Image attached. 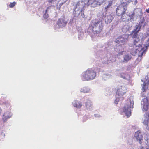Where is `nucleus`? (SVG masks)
<instances>
[{
	"label": "nucleus",
	"instance_id": "c756f323",
	"mask_svg": "<svg viewBox=\"0 0 149 149\" xmlns=\"http://www.w3.org/2000/svg\"><path fill=\"white\" fill-rule=\"evenodd\" d=\"M140 149H144V148L143 147H141L140 148Z\"/></svg>",
	"mask_w": 149,
	"mask_h": 149
},
{
	"label": "nucleus",
	"instance_id": "4468645a",
	"mask_svg": "<svg viewBox=\"0 0 149 149\" xmlns=\"http://www.w3.org/2000/svg\"><path fill=\"white\" fill-rule=\"evenodd\" d=\"M72 104L74 106L77 108H80L82 106V104L81 102H78L77 100L74 101L72 102Z\"/></svg>",
	"mask_w": 149,
	"mask_h": 149
},
{
	"label": "nucleus",
	"instance_id": "dca6fc26",
	"mask_svg": "<svg viewBox=\"0 0 149 149\" xmlns=\"http://www.w3.org/2000/svg\"><path fill=\"white\" fill-rule=\"evenodd\" d=\"M132 58L131 55L126 54L123 57V62H127L130 60Z\"/></svg>",
	"mask_w": 149,
	"mask_h": 149
},
{
	"label": "nucleus",
	"instance_id": "9d476101",
	"mask_svg": "<svg viewBox=\"0 0 149 149\" xmlns=\"http://www.w3.org/2000/svg\"><path fill=\"white\" fill-rule=\"evenodd\" d=\"M131 107L130 106L126 105L124 106L123 111L125 113L126 116L128 117L130 116L131 114L130 108Z\"/></svg>",
	"mask_w": 149,
	"mask_h": 149
},
{
	"label": "nucleus",
	"instance_id": "473e14b6",
	"mask_svg": "<svg viewBox=\"0 0 149 149\" xmlns=\"http://www.w3.org/2000/svg\"><path fill=\"white\" fill-rule=\"evenodd\" d=\"M146 149H149V148H147Z\"/></svg>",
	"mask_w": 149,
	"mask_h": 149
},
{
	"label": "nucleus",
	"instance_id": "bb28decb",
	"mask_svg": "<svg viewBox=\"0 0 149 149\" xmlns=\"http://www.w3.org/2000/svg\"><path fill=\"white\" fill-rule=\"evenodd\" d=\"M146 11L147 13H149V8L146 10Z\"/></svg>",
	"mask_w": 149,
	"mask_h": 149
},
{
	"label": "nucleus",
	"instance_id": "f03ea898",
	"mask_svg": "<svg viewBox=\"0 0 149 149\" xmlns=\"http://www.w3.org/2000/svg\"><path fill=\"white\" fill-rule=\"evenodd\" d=\"M132 38L134 39L133 40V44L136 47V53H138V56L141 57L143 54H145L147 49V47L148 46L147 45L145 47H143L142 45L139 44L140 41V38L139 35H137V36L135 37H133V35H132Z\"/></svg>",
	"mask_w": 149,
	"mask_h": 149
},
{
	"label": "nucleus",
	"instance_id": "2f4dec72",
	"mask_svg": "<svg viewBox=\"0 0 149 149\" xmlns=\"http://www.w3.org/2000/svg\"><path fill=\"white\" fill-rule=\"evenodd\" d=\"M77 5H78V4H79V3H77Z\"/></svg>",
	"mask_w": 149,
	"mask_h": 149
},
{
	"label": "nucleus",
	"instance_id": "2eb2a0df",
	"mask_svg": "<svg viewBox=\"0 0 149 149\" xmlns=\"http://www.w3.org/2000/svg\"><path fill=\"white\" fill-rule=\"evenodd\" d=\"M92 102L90 100H88L86 102L85 106L87 109H91L92 108Z\"/></svg>",
	"mask_w": 149,
	"mask_h": 149
},
{
	"label": "nucleus",
	"instance_id": "393cba45",
	"mask_svg": "<svg viewBox=\"0 0 149 149\" xmlns=\"http://www.w3.org/2000/svg\"><path fill=\"white\" fill-rule=\"evenodd\" d=\"M112 4L111 3H109V4H108V5L105 7V9H107Z\"/></svg>",
	"mask_w": 149,
	"mask_h": 149
},
{
	"label": "nucleus",
	"instance_id": "20e7f679",
	"mask_svg": "<svg viewBox=\"0 0 149 149\" xmlns=\"http://www.w3.org/2000/svg\"><path fill=\"white\" fill-rule=\"evenodd\" d=\"M127 4L126 2H122L119 5L116 9V14L120 16L121 15L125 14L127 9Z\"/></svg>",
	"mask_w": 149,
	"mask_h": 149
},
{
	"label": "nucleus",
	"instance_id": "cd10ccee",
	"mask_svg": "<svg viewBox=\"0 0 149 149\" xmlns=\"http://www.w3.org/2000/svg\"><path fill=\"white\" fill-rule=\"evenodd\" d=\"M2 111V110L1 109V108L0 107V114L1 113Z\"/></svg>",
	"mask_w": 149,
	"mask_h": 149
},
{
	"label": "nucleus",
	"instance_id": "b1692460",
	"mask_svg": "<svg viewBox=\"0 0 149 149\" xmlns=\"http://www.w3.org/2000/svg\"><path fill=\"white\" fill-rule=\"evenodd\" d=\"M144 116L145 118L147 119L148 120H149V112H146Z\"/></svg>",
	"mask_w": 149,
	"mask_h": 149
},
{
	"label": "nucleus",
	"instance_id": "1a4fd4ad",
	"mask_svg": "<svg viewBox=\"0 0 149 149\" xmlns=\"http://www.w3.org/2000/svg\"><path fill=\"white\" fill-rule=\"evenodd\" d=\"M137 141H139L140 144H141L142 142L141 141L143 140V137L141 135L140 131H138L136 132L134 135Z\"/></svg>",
	"mask_w": 149,
	"mask_h": 149
},
{
	"label": "nucleus",
	"instance_id": "412c9836",
	"mask_svg": "<svg viewBox=\"0 0 149 149\" xmlns=\"http://www.w3.org/2000/svg\"><path fill=\"white\" fill-rule=\"evenodd\" d=\"M146 36H149V28H148L147 29L146 31ZM146 45L148 46H149V38L147 40L146 42Z\"/></svg>",
	"mask_w": 149,
	"mask_h": 149
},
{
	"label": "nucleus",
	"instance_id": "9b49d317",
	"mask_svg": "<svg viewBox=\"0 0 149 149\" xmlns=\"http://www.w3.org/2000/svg\"><path fill=\"white\" fill-rule=\"evenodd\" d=\"M127 40V39L124 38L123 36H120L116 39L115 42L118 44L124 43Z\"/></svg>",
	"mask_w": 149,
	"mask_h": 149
},
{
	"label": "nucleus",
	"instance_id": "f8f14e48",
	"mask_svg": "<svg viewBox=\"0 0 149 149\" xmlns=\"http://www.w3.org/2000/svg\"><path fill=\"white\" fill-rule=\"evenodd\" d=\"M142 110L144 111H147L148 109V100L147 99H144L143 101Z\"/></svg>",
	"mask_w": 149,
	"mask_h": 149
},
{
	"label": "nucleus",
	"instance_id": "39448f33",
	"mask_svg": "<svg viewBox=\"0 0 149 149\" xmlns=\"http://www.w3.org/2000/svg\"><path fill=\"white\" fill-rule=\"evenodd\" d=\"M103 2V0H87L86 4L87 6H90L92 7L95 8L100 5Z\"/></svg>",
	"mask_w": 149,
	"mask_h": 149
},
{
	"label": "nucleus",
	"instance_id": "a878e982",
	"mask_svg": "<svg viewBox=\"0 0 149 149\" xmlns=\"http://www.w3.org/2000/svg\"><path fill=\"white\" fill-rule=\"evenodd\" d=\"M132 1H134V4L135 5L137 3V2H138L137 0H134Z\"/></svg>",
	"mask_w": 149,
	"mask_h": 149
},
{
	"label": "nucleus",
	"instance_id": "ddd939ff",
	"mask_svg": "<svg viewBox=\"0 0 149 149\" xmlns=\"http://www.w3.org/2000/svg\"><path fill=\"white\" fill-rule=\"evenodd\" d=\"M11 116L10 113L7 111L5 112L3 115L2 117V119L4 122H6L7 121V119L10 118Z\"/></svg>",
	"mask_w": 149,
	"mask_h": 149
},
{
	"label": "nucleus",
	"instance_id": "7c9ffc66",
	"mask_svg": "<svg viewBox=\"0 0 149 149\" xmlns=\"http://www.w3.org/2000/svg\"><path fill=\"white\" fill-rule=\"evenodd\" d=\"M115 101V103H116V104H117L118 103L117 102H116V101Z\"/></svg>",
	"mask_w": 149,
	"mask_h": 149
},
{
	"label": "nucleus",
	"instance_id": "aec40b11",
	"mask_svg": "<svg viewBox=\"0 0 149 149\" xmlns=\"http://www.w3.org/2000/svg\"><path fill=\"white\" fill-rule=\"evenodd\" d=\"M50 7H47L45 10V13L43 14V17L45 19H47L49 17V15L47 14V11L48 9Z\"/></svg>",
	"mask_w": 149,
	"mask_h": 149
},
{
	"label": "nucleus",
	"instance_id": "f257e3e1",
	"mask_svg": "<svg viewBox=\"0 0 149 149\" xmlns=\"http://www.w3.org/2000/svg\"><path fill=\"white\" fill-rule=\"evenodd\" d=\"M103 27V23L102 21L98 19L92 20L90 23L89 28L94 34L100 33Z\"/></svg>",
	"mask_w": 149,
	"mask_h": 149
},
{
	"label": "nucleus",
	"instance_id": "423d86ee",
	"mask_svg": "<svg viewBox=\"0 0 149 149\" xmlns=\"http://www.w3.org/2000/svg\"><path fill=\"white\" fill-rule=\"evenodd\" d=\"M127 89L124 86H121L118 87L116 92V94L119 96H123L126 92Z\"/></svg>",
	"mask_w": 149,
	"mask_h": 149
},
{
	"label": "nucleus",
	"instance_id": "a211bd4d",
	"mask_svg": "<svg viewBox=\"0 0 149 149\" xmlns=\"http://www.w3.org/2000/svg\"><path fill=\"white\" fill-rule=\"evenodd\" d=\"M107 23H110L113 19V17L111 15H108L107 17Z\"/></svg>",
	"mask_w": 149,
	"mask_h": 149
},
{
	"label": "nucleus",
	"instance_id": "7ed1b4c3",
	"mask_svg": "<svg viewBox=\"0 0 149 149\" xmlns=\"http://www.w3.org/2000/svg\"><path fill=\"white\" fill-rule=\"evenodd\" d=\"M96 75V72L92 69H88L84 72L82 79L84 81H89L94 79Z\"/></svg>",
	"mask_w": 149,
	"mask_h": 149
},
{
	"label": "nucleus",
	"instance_id": "5701e85b",
	"mask_svg": "<svg viewBox=\"0 0 149 149\" xmlns=\"http://www.w3.org/2000/svg\"><path fill=\"white\" fill-rule=\"evenodd\" d=\"M16 4V3L14 1L12 3H10L9 6L10 8H12Z\"/></svg>",
	"mask_w": 149,
	"mask_h": 149
},
{
	"label": "nucleus",
	"instance_id": "6ab92c4d",
	"mask_svg": "<svg viewBox=\"0 0 149 149\" xmlns=\"http://www.w3.org/2000/svg\"><path fill=\"white\" fill-rule=\"evenodd\" d=\"M121 15L122 19L124 21H125L128 19H127V16H128V15L126 13L125 14Z\"/></svg>",
	"mask_w": 149,
	"mask_h": 149
},
{
	"label": "nucleus",
	"instance_id": "4be33fe9",
	"mask_svg": "<svg viewBox=\"0 0 149 149\" xmlns=\"http://www.w3.org/2000/svg\"><path fill=\"white\" fill-rule=\"evenodd\" d=\"M143 86L142 87V90L143 92H145L146 91L147 89L148 88V87H146V84L144 83L143 84Z\"/></svg>",
	"mask_w": 149,
	"mask_h": 149
},
{
	"label": "nucleus",
	"instance_id": "c85d7f7f",
	"mask_svg": "<svg viewBox=\"0 0 149 149\" xmlns=\"http://www.w3.org/2000/svg\"><path fill=\"white\" fill-rule=\"evenodd\" d=\"M53 0H49V3H51L52 2Z\"/></svg>",
	"mask_w": 149,
	"mask_h": 149
},
{
	"label": "nucleus",
	"instance_id": "0eeeda50",
	"mask_svg": "<svg viewBox=\"0 0 149 149\" xmlns=\"http://www.w3.org/2000/svg\"><path fill=\"white\" fill-rule=\"evenodd\" d=\"M67 21L65 20V17L59 19L57 21V24L59 28L65 27L66 25Z\"/></svg>",
	"mask_w": 149,
	"mask_h": 149
},
{
	"label": "nucleus",
	"instance_id": "f3484780",
	"mask_svg": "<svg viewBox=\"0 0 149 149\" xmlns=\"http://www.w3.org/2000/svg\"><path fill=\"white\" fill-rule=\"evenodd\" d=\"M89 91V89L87 87H84L81 88L80 90L81 92L84 93H88Z\"/></svg>",
	"mask_w": 149,
	"mask_h": 149
},
{
	"label": "nucleus",
	"instance_id": "6e6552de",
	"mask_svg": "<svg viewBox=\"0 0 149 149\" xmlns=\"http://www.w3.org/2000/svg\"><path fill=\"white\" fill-rule=\"evenodd\" d=\"M141 26L140 24L135 25L134 30L131 32V34L133 35V37L134 38L137 36L138 32L140 31Z\"/></svg>",
	"mask_w": 149,
	"mask_h": 149
}]
</instances>
